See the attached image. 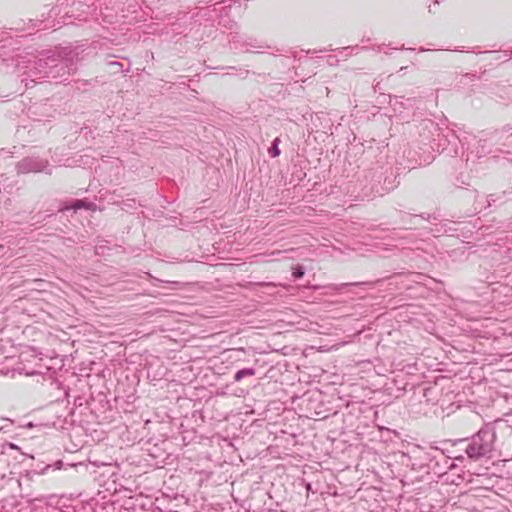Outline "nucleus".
<instances>
[{
  "label": "nucleus",
  "instance_id": "obj_1",
  "mask_svg": "<svg viewBox=\"0 0 512 512\" xmlns=\"http://www.w3.org/2000/svg\"><path fill=\"white\" fill-rule=\"evenodd\" d=\"M491 441L492 435L489 432H479L469 447L468 453L473 456L485 454L491 448Z\"/></svg>",
  "mask_w": 512,
  "mask_h": 512
},
{
  "label": "nucleus",
  "instance_id": "obj_4",
  "mask_svg": "<svg viewBox=\"0 0 512 512\" xmlns=\"http://www.w3.org/2000/svg\"><path fill=\"white\" fill-rule=\"evenodd\" d=\"M278 142H279V139H275L274 140V145H273V157H277L279 154H280V150L278 148Z\"/></svg>",
  "mask_w": 512,
  "mask_h": 512
},
{
  "label": "nucleus",
  "instance_id": "obj_3",
  "mask_svg": "<svg viewBox=\"0 0 512 512\" xmlns=\"http://www.w3.org/2000/svg\"><path fill=\"white\" fill-rule=\"evenodd\" d=\"M72 208L75 209V210L80 209V208L94 209V204L87 203V202L82 201V200H78V201H76L73 204Z\"/></svg>",
  "mask_w": 512,
  "mask_h": 512
},
{
  "label": "nucleus",
  "instance_id": "obj_6",
  "mask_svg": "<svg viewBox=\"0 0 512 512\" xmlns=\"http://www.w3.org/2000/svg\"><path fill=\"white\" fill-rule=\"evenodd\" d=\"M20 374H25L26 376H33V375H36L37 372L35 370H26L25 368H22L20 371H19Z\"/></svg>",
  "mask_w": 512,
  "mask_h": 512
},
{
  "label": "nucleus",
  "instance_id": "obj_5",
  "mask_svg": "<svg viewBox=\"0 0 512 512\" xmlns=\"http://www.w3.org/2000/svg\"><path fill=\"white\" fill-rule=\"evenodd\" d=\"M304 272L302 270L301 267H296L294 270H293V276L295 278H301L303 276Z\"/></svg>",
  "mask_w": 512,
  "mask_h": 512
},
{
  "label": "nucleus",
  "instance_id": "obj_2",
  "mask_svg": "<svg viewBox=\"0 0 512 512\" xmlns=\"http://www.w3.org/2000/svg\"><path fill=\"white\" fill-rule=\"evenodd\" d=\"M254 374L255 370L252 368L242 369L235 374V380L240 381L244 376H252Z\"/></svg>",
  "mask_w": 512,
  "mask_h": 512
},
{
  "label": "nucleus",
  "instance_id": "obj_8",
  "mask_svg": "<svg viewBox=\"0 0 512 512\" xmlns=\"http://www.w3.org/2000/svg\"><path fill=\"white\" fill-rule=\"evenodd\" d=\"M22 361L23 362H28V358H27L26 354H22Z\"/></svg>",
  "mask_w": 512,
  "mask_h": 512
},
{
  "label": "nucleus",
  "instance_id": "obj_7",
  "mask_svg": "<svg viewBox=\"0 0 512 512\" xmlns=\"http://www.w3.org/2000/svg\"><path fill=\"white\" fill-rule=\"evenodd\" d=\"M63 467V462L61 460L57 461L55 463V468L56 469H61Z\"/></svg>",
  "mask_w": 512,
  "mask_h": 512
}]
</instances>
